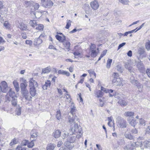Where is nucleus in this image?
<instances>
[{
    "label": "nucleus",
    "instance_id": "nucleus-1",
    "mask_svg": "<svg viewBox=\"0 0 150 150\" xmlns=\"http://www.w3.org/2000/svg\"><path fill=\"white\" fill-rule=\"evenodd\" d=\"M69 130L73 134H76L77 137L79 138L82 136V129L80 126H79L77 124H74L70 128Z\"/></svg>",
    "mask_w": 150,
    "mask_h": 150
},
{
    "label": "nucleus",
    "instance_id": "nucleus-2",
    "mask_svg": "<svg viewBox=\"0 0 150 150\" xmlns=\"http://www.w3.org/2000/svg\"><path fill=\"white\" fill-rule=\"evenodd\" d=\"M116 122L120 127L125 128L127 127V124L126 120L121 117H118L117 118Z\"/></svg>",
    "mask_w": 150,
    "mask_h": 150
},
{
    "label": "nucleus",
    "instance_id": "nucleus-3",
    "mask_svg": "<svg viewBox=\"0 0 150 150\" xmlns=\"http://www.w3.org/2000/svg\"><path fill=\"white\" fill-rule=\"evenodd\" d=\"M130 82L136 86L138 88V91L140 93L142 92V87L139 81L135 80L133 76H131L130 79Z\"/></svg>",
    "mask_w": 150,
    "mask_h": 150
},
{
    "label": "nucleus",
    "instance_id": "nucleus-4",
    "mask_svg": "<svg viewBox=\"0 0 150 150\" xmlns=\"http://www.w3.org/2000/svg\"><path fill=\"white\" fill-rule=\"evenodd\" d=\"M19 80L20 82V87L21 91H25V89H27L28 82L23 77L20 78Z\"/></svg>",
    "mask_w": 150,
    "mask_h": 150
},
{
    "label": "nucleus",
    "instance_id": "nucleus-5",
    "mask_svg": "<svg viewBox=\"0 0 150 150\" xmlns=\"http://www.w3.org/2000/svg\"><path fill=\"white\" fill-rule=\"evenodd\" d=\"M1 92L5 93L7 92L10 89L8 87L7 83L5 81H2L1 83Z\"/></svg>",
    "mask_w": 150,
    "mask_h": 150
},
{
    "label": "nucleus",
    "instance_id": "nucleus-6",
    "mask_svg": "<svg viewBox=\"0 0 150 150\" xmlns=\"http://www.w3.org/2000/svg\"><path fill=\"white\" fill-rule=\"evenodd\" d=\"M112 81V83L114 85L119 86H123L122 83V79L120 78L113 79Z\"/></svg>",
    "mask_w": 150,
    "mask_h": 150
},
{
    "label": "nucleus",
    "instance_id": "nucleus-7",
    "mask_svg": "<svg viewBox=\"0 0 150 150\" xmlns=\"http://www.w3.org/2000/svg\"><path fill=\"white\" fill-rule=\"evenodd\" d=\"M83 50L80 47H78L77 49H75L74 52L73 53V54L75 56V58H76L77 57L81 58L82 57L81 54Z\"/></svg>",
    "mask_w": 150,
    "mask_h": 150
},
{
    "label": "nucleus",
    "instance_id": "nucleus-8",
    "mask_svg": "<svg viewBox=\"0 0 150 150\" xmlns=\"http://www.w3.org/2000/svg\"><path fill=\"white\" fill-rule=\"evenodd\" d=\"M9 90H10L8 93V95L10 97L8 96V94H7V95L6 96V97L7 99L6 100L9 101H10L11 100V99L16 98L15 96V92L12 91L11 88Z\"/></svg>",
    "mask_w": 150,
    "mask_h": 150
},
{
    "label": "nucleus",
    "instance_id": "nucleus-9",
    "mask_svg": "<svg viewBox=\"0 0 150 150\" xmlns=\"http://www.w3.org/2000/svg\"><path fill=\"white\" fill-rule=\"evenodd\" d=\"M30 88H35L38 86L37 83L33 79H30L29 81Z\"/></svg>",
    "mask_w": 150,
    "mask_h": 150
},
{
    "label": "nucleus",
    "instance_id": "nucleus-10",
    "mask_svg": "<svg viewBox=\"0 0 150 150\" xmlns=\"http://www.w3.org/2000/svg\"><path fill=\"white\" fill-rule=\"evenodd\" d=\"M43 6L45 7L50 8L53 5V2L50 0H45L42 3Z\"/></svg>",
    "mask_w": 150,
    "mask_h": 150
},
{
    "label": "nucleus",
    "instance_id": "nucleus-11",
    "mask_svg": "<svg viewBox=\"0 0 150 150\" xmlns=\"http://www.w3.org/2000/svg\"><path fill=\"white\" fill-rule=\"evenodd\" d=\"M62 44L66 51H69L70 50V46L71 43L70 42L66 40V39L63 41Z\"/></svg>",
    "mask_w": 150,
    "mask_h": 150
},
{
    "label": "nucleus",
    "instance_id": "nucleus-12",
    "mask_svg": "<svg viewBox=\"0 0 150 150\" xmlns=\"http://www.w3.org/2000/svg\"><path fill=\"white\" fill-rule=\"evenodd\" d=\"M90 5L91 8L94 10L97 9L99 6V4L96 0H94L91 2Z\"/></svg>",
    "mask_w": 150,
    "mask_h": 150
},
{
    "label": "nucleus",
    "instance_id": "nucleus-13",
    "mask_svg": "<svg viewBox=\"0 0 150 150\" xmlns=\"http://www.w3.org/2000/svg\"><path fill=\"white\" fill-rule=\"evenodd\" d=\"M21 91L22 93L26 100H31L32 97L31 96H30V94L29 93L27 89H25V91Z\"/></svg>",
    "mask_w": 150,
    "mask_h": 150
},
{
    "label": "nucleus",
    "instance_id": "nucleus-14",
    "mask_svg": "<svg viewBox=\"0 0 150 150\" xmlns=\"http://www.w3.org/2000/svg\"><path fill=\"white\" fill-rule=\"evenodd\" d=\"M129 130V129H127V131L125 132L124 136L126 138L130 140H132L133 139V136L128 132Z\"/></svg>",
    "mask_w": 150,
    "mask_h": 150
},
{
    "label": "nucleus",
    "instance_id": "nucleus-15",
    "mask_svg": "<svg viewBox=\"0 0 150 150\" xmlns=\"http://www.w3.org/2000/svg\"><path fill=\"white\" fill-rule=\"evenodd\" d=\"M18 27L22 30H26L28 28L27 24L23 22L19 23Z\"/></svg>",
    "mask_w": 150,
    "mask_h": 150
},
{
    "label": "nucleus",
    "instance_id": "nucleus-16",
    "mask_svg": "<svg viewBox=\"0 0 150 150\" xmlns=\"http://www.w3.org/2000/svg\"><path fill=\"white\" fill-rule=\"evenodd\" d=\"M61 132L58 130H55L52 133L53 136L55 138H58L61 135Z\"/></svg>",
    "mask_w": 150,
    "mask_h": 150
},
{
    "label": "nucleus",
    "instance_id": "nucleus-17",
    "mask_svg": "<svg viewBox=\"0 0 150 150\" xmlns=\"http://www.w3.org/2000/svg\"><path fill=\"white\" fill-rule=\"evenodd\" d=\"M127 120L129 123L132 126L134 127L137 123V122L136 120L132 119V117L131 118H128Z\"/></svg>",
    "mask_w": 150,
    "mask_h": 150
},
{
    "label": "nucleus",
    "instance_id": "nucleus-18",
    "mask_svg": "<svg viewBox=\"0 0 150 150\" xmlns=\"http://www.w3.org/2000/svg\"><path fill=\"white\" fill-rule=\"evenodd\" d=\"M71 142L69 141L66 142L64 144L65 146L69 150H71L74 147V145L71 144Z\"/></svg>",
    "mask_w": 150,
    "mask_h": 150
},
{
    "label": "nucleus",
    "instance_id": "nucleus-19",
    "mask_svg": "<svg viewBox=\"0 0 150 150\" xmlns=\"http://www.w3.org/2000/svg\"><path fill=\"white\" fill-rule=\"evenodd\" d=\"M51 84V82L50 81L47 80L45 84L43 85L42 88L44 90H46L47 88H50Z\"/></svg>",
    "mask_w": 150,
    "mask_h": 150
},
{
    "label": "nucleus",
    "instance_id": "nucleus-20",
    "mask_svg": "<svg viewBox=\"0 0 150 150\" xmlns=\"http://www.w3.org/2000/svg\"><path fill=\"white\" fill-rule=\"evenodd\" d=\"M135 146L137 147H140L141 149H143L144 146L143 144V142L141 140H139L135 143Z\"/></svg>",
    "mask_w": 150,
    "mask_h": 150
},
{
    "label": "nucleus",
    "instance_id": "nucleus-21",
    "mask_svg": "<svg viewBox=\"0 0 150 150\" xmlns=\"http://www.w3.org/2000/svg\"><path fill=\"white\" fill-rule=\"evenodd\" d=\"M51 70V68L50 66L43 69L42 70V74L48 73L50 72Z\"/></svg>",
    "mask_w": 150,
    "mask_h": 150
},
{
    "label": "nucleus",
    "instance_id": "nucleus-22",
    "mask_svg": "<svg viewBox=\"0 0 150 150\" xmlns=\"http://www.w3.org/2000/svg\"><path fill=\"white\" fill-rule=\"evenodd\" d=\"M56 146V145L55 144L50 143L47 145L46 149L47 150H53Z\"/></svg>",
    "mask_w": 150,
    "mask_h": 150
},
{
    "label": "nucleus",
    "instance_id": "nucleus-23",
    "mask_svg": "<svg viewBox=\"0 0 150 150\" xmlns=\"http://www.w3.org/2000/svg\"><path fill=\"white\" fill-rule=\"evenodd\" d=\"M55 37L57 39L61 42H62L63 41L66 39V36L64 35H63L62 37L58 35H56L55 36Z\"/></svg>",
    "mask_w": 150,
    "mask_h": 150
},
{
    "label": "nucleus",
    "instance_id": "nucleus-24",
    "mask_svg": "<svg viewBox=\"0 0 150 150\" xmlns=\"http://www.w3.org/2000/svg\"><path fill=\"white\" fill-rule=\"evenodd\" d=\"M42 40L39 38H36L34 40V44L35 45H39L42 43Z\"/></svg>",
    "mask_w": 150,
    "mask_h": 150
},
{
    "label": "nucleus",
    "instance_id": "nucleus-25",
    "mask_svg": "<svg viewBox=\"0 0 150 150\" xmlns=\"http://www.w3.org/2000/svg\"><path fill=\"white\" fill-rule=\"evenodd\" d=\"M13 84L16 91L18 92L20 90L18 83L16 80H14L13 82Z\"/></svg>",
    "mask_w": 150,
    "mask_h": 150
},
{
    "label": "nucleus",
    "instance_id": "nucleus-26",
    "mask_svg": "<svg viewBox=\"0 0 150 150\" xmlns=\"http://www.w3.org/2000/svg\"><path fill=\"white\" fill-rule=\"evenodd\" d=\"M95 94L96 97L100 98L102 97L103 96V93L100 90H97L95 92Z\"/></svg>",
    "mask_w": 150,
    "mask_h": 150
},
{
    "label": "nucleus",
    "instance_id": "nucleus-27",
    "mask_svg": "<svg viewBox=\"0 0 150 150\" xmlns=\"http://www.w3.org/2000/svg\"><path fill=\"white\" fill-rule=\"evenodd\" d=\"M31 139L33 138V141L35 140V139L37 138V137L38 136V133L35 131V132L34 130H33L32 131L31 133Z\"/></svg>",
    "mask_w": 150,
    "mask_h": 150
},
{
    "label": "nucleus",
    "instance_id": "nucleus-28",
    "mask_svg": "<svg viewBox=\"0 0 150 150\" xmlns=\"http://www.w3.org/2000/svg\"><path fill=\"white\" fill-rule=\"evenodd\" d=\"M134 113L132 111L126 112L124 113V116L127 117H132L134 116Z\"/></svg>",
    "mask_w": 150,
    "mask_h": 150
},
{
    "label": "nucleus",
    "instance_id": "nucleus-29",
    "mask_svg": "<svg viewBox=\"0 0 150 150\" xmlns=\"http://www.w3.org/2000/svg\"><path fill=\"white\" fill-rule=\"evenodd\" d=\"M71 113L72 114V115H73L74 114H75L76 112V107H74V105L73 103H71Z\"/></svg>",
    "mask_w": 150,
    "mask_h": 150
},
{
    "label": "nucleus",
    "instance_id": "nucleus-30",
    "mask_svg": "<svg viewBox=\"0 0 150 150\" xmlns=\"http://www.w3.org/2000/svg\"><path fill=\"white\" fill-rule=\"evenodd\" d=\"M90 53L91 56L92 57H96L97 54V52L96 50H90Z\"/></svg>",
    "mask_w": 150,
    "mask_h": 150
},
{
    "label": "nucleus",
    "instance_id": "nucleus-31",
    "mask_svg": "<svg viewBox=\"0 0 150 150\" xmlns=\"http://www.w3.org/2000/svg\"><path fill=\"white\" fill-rule=\"evenodd\" d=\"M76 138H78L77 135L71 136L69 138V142L71 143H74L75 141Z\"/></svg>",
    "mask_w": 150,
    "mask_h": 150
},
{
    "label": "nucleus",
    "instance_id": "nucleus-32",
    "mask_svg": "<svg viewBox=\"0 0 150 150\" xmlns=\"http://www.w3.org/2000/svg\"><path fill=\"white\" fill-rule=\"evenodd\" d=\"M144 148H148L150 146V141L149 140H145L143 142Z\"/></svg>",
    "mask_w": 150,
    "mask_h": 150
},
{
    "label": "nucleus",
    "instance_id": "nucleus-33",
    "mask_svg": "<svg viewBox=\"0 0 150 150\" xmlns=\"http://www.w3.org/2000/svg\"><path fill=\"white\" fill-rule=\"evenodd\" d=\"M138 122L139 125L144 126L145 125L146 121L144 119L142 118H139L138 120Z\"/></svg>",
    "mask_w": 150,
    "mask_h": 150
},
{
    "label": "nucleus",
    "instance_id": "nucleus-34",
    "mask_svg": "<svg viewBox=\"0 0 150 150\" xmlns=\"http://www.w3.org/2000/svg\"><path fill=\"white\" fill-rule=\"evenodd\" d=\"M30 94L32 97H34L36 94V90L35 88H30Z\"/></svg>",
    "mask_w": 150,
    "mask_h": 150
},
{
    "label": "nucleus",
    "instance_id": "nucleus-35",
    "mask_svg": "<svg viewBox=\"0 0 150 150\" xmlns=\"http://www.w3.org/2000/svg\"><path fill=\"white\" fill-rule=\"evenodd\" d=\"M45 11H37L35 13H34L36 18H39L42 15V13Z\"/></svg>",
    "mask_w": 150,
    "mask_h": 150
},
{
    "label": "nucleus",
    "instance_id": "nucleus-36",
    "mask_svg": "<svg viewBox=\"0 0 150 150\" xmlns=\"http://www.w3.org/2000/svg\"><path fill=\"white\" fill-rule=\"evenodd\" d=\"M145 52L144 48V47H140L137 52V53L139 54V56H141V55L143 54Z\"/></svg>",
    "mask_w": 150,
    "mask_h": 150
},
{
    "label": "nucleus",
    "instance_id": "nucleus-37",
    "mask_svg": "<svg viewBox=\"0 0 150 150\" xmlns=\"http://www.w3.org/2000/svg\"><path fill=\"white\" fill-rule=\"evenodd\" d=\"M118 103L122 106H125L127 104V103L124 100H120L118 101Z\"/></svg>",
    "mask_w": 150,
    "mask_h": 150
},
{
    "label": "nucleus",
    "instance_id": "nucleus-38",
    "mask_svg": "<svg viewBox=\"0 0 150 150\" xmlns=\"http://www.w3.org/2000/svg\"><path fill=\"white\" fill-rule=\"evenodd\" d=\"M29 24L31 26L35 27V26L37 25V23L35 20H30L29 22Z\"/></svg>",
    "mask_w": 150,
    "mask_h": 150
},
{
    "label": "nucleus",
    "instance_id": "nucleus-39",
    "mask_svg": "<svg viewBox=\"0 0 150 150\" xmlns=\"http://www.w3.org/2000/svg\"><path fill=\"white\" fill-rule=\"evenodd\" d=\"M12 100L11 101L12 105L13 106L15 107L17 104V99L16 98H12Z\"/></svg>",
    "mask_w": 150,
    "mask_h": 150
},
{
    "label": "nucleus",
    "instance_id": "nucleus-40",
    "mask_svg": "<svg viewBox=\"0 0 150 150\" xmlns=\"http://www.w3.org/2000/svg\"><path fill=\"white\" fill-rule=\"evenodd\" d=\"M44 26L43 25L41 24H39L37 25V26L36 28V29L37 30L39 31L42 30H43Z\"/></svg>",
    "mask_w": 150,
    "mask_h": 150
},
{
    "label": "nucleus",
    "instance_id": "nucleus-41",
    "mask_svg": "<svg viewBox=\"0 0 150 150\" xmlns=\"http://www.w3.org/2000/svg\"><path fill=\"white\" fill-rule=\"evenodd\" d=\"M88 72L90 74V75L91 76L93 75L95 77V78H96V74L95 72L94 71L93 69H90L88 70Z\"/></svg>",
    "mask_w": 150,
    "mask_h": 150
},
{
    "label": "nucleus",
    "instance_id": "nucleus-42",
    "mask_svg": "<svg viewBox=\"0 0 150 150\" xmlns=\"http://www.w3.org/2000/svg\"><path fill=\"white\" fill-rule=\"evenodd\" d=\"M56 116L57 119L58 120H59L61 118V113L59 110L57 111Z\"/></svg>",
    "mask_w": 150,
    "mask_h": 150
},
{
    "label": "nucleus",
    "instance_id": "nucleus-43",
    "mask_svg": "<svg viewBox=\"0 0 150 150\" xmlns=\"http://www.w3.org/2000/svg\"><path fill=\"white\" fill-rule=\"evenodd\" d=\"M112 62V60L111 59H108L107 61L106 67L108 68H110L111 64Z\"/></svg>",
    "mask_w": 150,
    "mask_h": 150
},
{
    "label": "nucleus",
    "instance_id": "nucleus-44",
    "mask_svg": "<svg viewBox=\"0 0 150 150\" xmlns=\"http://www.w3.org/2000/svg\"><path fill=\"white\" fill-rule=\"evenodd\" d=\"M69 122L70 123V124H73V125H74V124H76L75 119L73 118V117H72L71 118H69Z\"/></svg>",
    "mask_w": 150,
    "mask_h": 150
},
{
    "label": "nucleus",
    "instance_id": "nucleus-45",
    "mask_svg": "<svg viewBox=\"0 0 150 150\" xmlns=\"http://www.w3.org/2000/svg\"><path fill=\"white\" fill-rule=\"evenodd\" d=\"M119 1L124 5H128L129 2L128 0H119Z\"/></svg>",
    "mask_w": 150,
    "mask_h": 150
},
{
    "label": "nucleus",
    "instance_id": "nucleus-46",
    "mask_svg": "<svg viewBox=\"0 0 150 150\" xmlns=\"http://www.w3.org/2000/svg\"><path fill=\"white\" fill-rule=\"evenodd\" d=\"M4 26L7 29H9L10 28V25L7 21H6L4 23Z\"/></svg>",
    "mask_w": 150,
    "mask_h": 150
},
{
    "label": "nucleus",
    "instance_id": "nucleus-47",
    "mask_svg": "<svg viewBox=\"0 0 150 150\" xmlns=\"http://www.w3.org/2000/svg\"><path fill=\"white\" fill-rule=\"evenodd\" d=\"M145 46L146 49L147 50H150V41H148L146 42Z\"/></svg>",
    "mask_w": 150,
    "mask_h": 150
},
{
    "label": "nucleus",
    "instance_id": "nucleus-48",
    "mask_svg": "<svg viewBox=\"0 0 150 150\" xmlns=\"http://www.w3.org/2000/svg\"><path fill=\"white\" fill-rule=\"evenodd\" d=\"M71 21L70 20H67V23L65 28L67 29H69L71 25Z\"/></svg>",
    "mask_w": 150,
    "mask_h": 150
},
{
    "label": "nucleus",
    "instance_id": "nucleus-49",
    "mask_svg": "<svg viewBox=\"0 0 150 150\" xmlns=\"http://www.w3.org/2000/svg\"><path fill=\"white\" fill-rule=\"evenodd\" d=\"M16 114L18 115H20L21 114V108L20 107L16 109Z\"/></svg>",
    "mask_w": 150,
    "mask_h": 150
},
{
    "label": "nucleus",
    "instance_id": "nucleus-50",
    "mask_svg": "<svg viewBox=\"0 0 150 150\" xmlns=\"http://www.w3.org/2000/svg\"><path fill=\"white\" fill-rule=\"evenodd\" d=\"M66 97V99L65 100L66 101H68L69 102H70V99H71V98H70V95L68 94V93H66L65 95V97H64V98Z\"/></svg>",
    "mask_w": 150,
    "mask_h": 150
},
{
    "label": "nucleus",
    "instance_id": "nucleus-51",
    "mask_svg": "<svg viewBox=\"0 0 150 150\" xmlns=\"http://www.w3.org/2000/svg\"><path fill=\"white\" fill-rule=\"evenodd\" d=\"M18 143V142L16 139H14L12 140L10 144V146H12L13 145L16 144Z\"/></svg>",
    "mask_w": 150,
    "mask_h": 150
},
{
    "label": "nucleus",
    "instance_id": "nucleus-52",
    "mask_svg": "<svg viewBox=\"0 0 150 150\" xmlns=\"http://www.w3.org/2000/svg\"><path fill=\"white\" fill-rule=\"evenodd\" d=\"M16 150H26L25 148L23 146H18L16 148Z\"/></svg>",
    "mask_w": 150,
    "mask_h": 150
},
{
    "label": "nucleus",
    "instance_id": "nucleus-53",
    "mask_svg": "<svg viewBox=\"0 0 150 150\" xmlns=\"http://www.w3.org/2000/svg\"><path fill=\"white\" fill-rule=\"evenodd\" d=\"M145 86L147 88H150V81L149 80H146L144 83Z\"/></svg>",
    "mask_w": 150,
    "mask_h": 150
},
{
    "label": "nucleus",
    "instance_id": "nucleus-54",
    "mask_svg": "<svg viewBox=\"0 0 150 150\" xmlns=\"http://www.w3.org/2000/svg\"><path fill=\"white\" fill-rule=\"evenodd\" d=\"M112 76L113 79H116L119 78V75L118 73L116 72H114L112 75Z\"/></svg>",
    "mask_w": 150,
    "mask_h": 150
},
{
    "label": "nucleus",
    "instance_id": "nucleus-55",
    "mask_svg": "<svg viewBox=\"0 0 150 150\" xmlns=\"http://www.w3.org/2000/svg\"><path fill=\"white\" fill-rule=\"evenodd\" d=\"M33 139L32 140V141H31L29 143H28V146L29 148H32V147L34 145V143L33 142Z\"/></svg>",
    "mask_w": 150,
    "mask_h": 150
},
{
    "label": "nucleus",
    "instance_id": "nucleus-56",
    "mask_svg": "<svg viewBox=\"0 0 150 150\" xmlns=\"http://www.w3.org/2000/svg\"><path fill=\"white\" fill-rule=\"evenodd\" d=\"M33 7L35 10H37L39 7V4L37 3H34L33 4Z\"/></svg>",
    "mask_w": 150,
    "mask_h": 150
},
{
    "label": "nucleus",
    "instance_id": "nucleus-57",
    "mask_svg": "<svg viewBox=\"0 0 150 150\" xmlns=\"http://www.w3.org/2000/svg\"><path fill=\"white\" fill-rule=\"evenodd\" d=\"M68 136V133L66 132H64V133L62 134V137L63 139H64Z\"/></svg>",
    "mask_w": 150,
    "mask_h": 150
},
{
    "label": "nucleus",
    "instance_id": "nucleus-58",
    "mask_svg": "<svg viewBox=\"0 0 150 150\" xmlns=\"http://www.w3.org/2000/svg\"><path fill=\"white\" fill-rule=\"evenodd\" d=\"M108 124H109L110 122H112V124L114 125L113 121H112V117H108Z\"/></svg>",
    "mask_w": 150,
    "mask_h": 150
},
{
    "label": "nucleus",
    "instance_id": "nucleus-59",
    "mask_svg": "<svg viewBox=\"0 0 150 150\" xmlns=\"http://www.w3.org/2000/svg\"><path fill=\"white\" fill-rule=\"evenodd\" d=\"M25 5L26 7H28L30 6L32 4L31 1H25Z\"/></svg>",
    "mask_w": 150,
    "mask_h": 150
},
{
    "label": "nucleus",
    "instance_id": "nucleus-60",
    "mask_svg": "<svg viewBox=\"0 0 150 150\" xmlns=\"http://www.w3.org/2000/svg\"><path fill=\"white\" fill-rule=\"evenodd\" d=\"M100 91L102 92L103 91L105 93H107L108 91V89H106V88L103 86H101L100 88Z\"/></svg>",
    "mask_w": 150,
    "mask_h": 150
},
{
    "label": "nucleus",
    "instance_id": "nucleus-61",
    "mask_svg": "<svg viewBox=\"0 0 150 150\" xmlns=\"http://www.w3.org/2000/svg\"><path fill=\"white\" fill-rule=\"evenodd\" d=\"M144 67L143 64L141 63H138L137 65L138 68L139 69H141L143 68Z\"/></svg>",
    "mask_w": 150,
    "mask_h": 150
},
{
    "label": "nucleus",
    "instance_id": "nucleus-62",
    "mask_svg": "<svg viewBox=\"0 0 150 150\" xmlns=\"http://www.w3.org/2000/svg\"><path fill=\"white\" fill-rule=\"evenodd\" d=\"M62 75H65L67 76H69L70 75V73L68 71L63 70Z\"/></svg>",
    "mask_w": 150,
    "mask_h": 150
},
{
    "label": "nucleus",
    "instance_id": "nucleus-63",
    "mask_svg": "<svg viewBox=\"0 0 150 150\" xmlns=\"http://www.w3.org/2000/svg\"><path fill=\"white\" fill-rule=\"evenodd\" d=\"M146 73L148 77L150 78V69L147 68L146 70Z\"/></svg>",
    "mask_w": 150,
    "mask_h": 150
},
{
    "label": "nucleus",
    "instance_id": "nucleus-64",
    "mask_svg": "<svg viewBox=\"0 0 150 150\" xmlns=\"http://www.w3.org/2000/svg\"><path fill=\"white\" fill-rule=\"evenodd\" d=\"M146 131L147 134H150V125L146 128Z\"/></svg>",
    "mask_w": 150,
    "mask_h": 150
}]
</instances>
